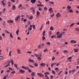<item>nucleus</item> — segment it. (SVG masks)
<instances>
[{"mask_svg":"<svg viewBox=\"0 0 79 79\" xmlns=\"http://www.w3.org/2000/svg\"><path fill=\"white\" fill-rule=\"evenodd\" d=\"M75 71H76V70L75 69H73L72 70V73H74V72H75Z\"/></svg>","mask_w":79,"mask_h":79,"instance_id":"obj_47","label":"nucleus"},{"mask_svg":"<svg viewBox=\"0 0 79 79\" xmlns=\"http://www.w3.org/2000/svg\"><path fill=\"white\" fill-rule=\"evenodd\" d=\"M6 24V21H4L2 23V25H5Z\"/></svg>","mask_w":79,"mask_h":79,"instance_id":"obj_30","label":"nucleus"},{"mask_svg":"<svg viewBox=\"0 0 79 79\" xmlns=\"http://www.w3.org/2000/svg\"><path fill=\"white\" fill-rule=\"evenodd\" d=\"M34 55L36 57H38L37 58V59L38 60L39 59V58H40V57H41V56H42V54H40V55H39L38 54H34Z\"/></svg>","mask_w":79,"mask_h":79,"instance_id":"obj_1","label":"nucleus"},{"mask_svg":"<svg viewBox=\"0 0 79 79\" xmlns=\"http://www.w3.org/2000/svg\"><path fill=\"white\" fill-rule=\"evenodd\" d=\"M42 38H43V40H44L45 39V37H44V36H43Z\"/></svg>","mask_w":79,"mask_h":79,"instance_id":"obj_48","label":"nucleus"},{"mask_svg":"<svg viewBox=\"0 0 79 79\" xmlns=\"http://www.w3.org/2000/svg\"><path fill=\"white\" fill-rule=\"evenodd\" d=\"M37 13V15L38 16H39V14H40V12H39V11H37L36 12Z\"/></svg>","mask_w":79,"mask_h":79,"instance_id":"obj_27","label":"nucleus"},{"mask_svg":"<svg viewBox=\"0 0 79 79\" xmlns=\"http://www.w3.org/2000/svg\"><path fill=\"white\" fill-rule=\"evenodd\" d=\"M22 6L21 4L19 6L18 8H20L21 7H22Z\"/></svg>","mask_w":79,"mask_h":79,"instance_id":"obj_37","label":"nucleus"},{"mask_svg":"<svg viewBox=\"0 0 79 79\" xmlns=\"http://www.w3.org/2000/svg\"><path fill=\"white\" fill-rule=\"evenodd\" d=\"M4 58V57L3 56H0V59H2Z\"/></svg>","mask_w":79,"mask_h":79,"instance_id":"obj_42","label":"nucleus"},{"mask_svg":"<svg viewBox=\"0 0 79 79\" xmlns=\"http://www.w3.org/2000/svg\"><path fill=\"white\" fill-rule=\"evenodd\" d=\"M52 74H54V75H55L56 72H55V71H54L53 70H52Z\"/></svg>","mask_w":79,"mask_h":79,"instance_id":"obj_19","label":"nucleus"},{"mask_svg":"<svg viewBox=\"0 0 79 79\" xmlns=\"http://www.w3.org/2000/svg\"><path fill=\"white\" fill-rule=\"evenodd\" d=\"M17 52L18 54H20L21 53V51L19 49H17Z\"/></svg>","mask_w":79,"mask_h":79,"instance_id":"obj_8","label":"nucleus"},{"mask_svg":"<svg viewBox=\"0 0 79 79\" xmlns=\"http://www.w3.org/2000/svg\"><path fill=\"white\" fill-rule=\"evenodd\" d=\"M15 0H11V2H12L14 3L15 2Z\"/></svg>","mask_w":79,"mask_h":79,"instance_id":"obj_50","label":"nucleus"},{"mask_svg":"<svg viewBox=\"0 0 79 79\" xmlns=\"http://www.w3.org/2000/svg\"><path fill=\"white\" fill-rule=\"evenodd\" d=\"M29 61L30 62L33 63L34 62V61L33 60H32L30 59L29 60Z\"/></svg>","mask_w":79,"mask_h":79,"instance_id":"obj_18","label":"nucleus"},{"mask_svg":"<svg viewBox=\"0 0 79 79\" xmlns=\"http://www.w3.org/2000/svg\"><path fill=\"white\" fill-rule=\"evenodd\" d=\"M1 2L2 3L3 5H4L6 4V3H4V2L3 1H1Z\"/></svg>","mask_w":79,"mask_h":79,"instance_id":"obj_33","label":"nucleus"},{"mask_svg":"<svg viewBox=\"0 0 79 79\" xmlns=\"http://www.w3.org/2000/svg\"><path fill=\"white\" fill-rule=\"evenodd\" d=\"M19 29H18L17 31H16V34H17V35H19Z\"/></svg>","mask_w":79,"mask_h":79,"instance_id":"obj_12","label":"nucleus"},{"mask_svg":"<svg viewBox=\"0 0 79 79\" xmlns=\"http://www.w3.org/2000/svg\"><path fill=\"white\" fill-rule=\"evenodd\" d=\"M49 2L51 3V4H54V2Z\"/></svg>","mask_w":79,"mask_h":79,"instance_id":"obj_60","label":"nucleus"},{"mask_svg":"<svg viewBox=\"0 0 79 79\" xmlns=\"http://www.w3.org/2000/svg\"><path fill=\"white\" fill-rule=\"evenodd\" d=\"M7 23H13L14 22V21L13 20H10L7 21Z\"/></svg>","mask_w":79,"mask_h":79,"instance_id":"obj_9","label":"nucleus"},{"mask_svg":"<svg viewBox=\"0 0 79 79\" xmlns=\"http://www.w3.org/2000/svg\"><path fill=\"white\" fill-rule=\"evenodd\" d=\"M52 31H50L49 32V35L50 36H51L52 35Z\"/></svg>","mask_w":79,"mask_h":79,"instance_id":"obj_23","label":"nucleus"},{"mask_svg":"<svg viewBox=\"0 0 79 79\" xmlns=\"http://www.w3.org/2000/svg\"><path fill=\"white\" fill-rule=\"evenodd\" d=\"M38 10H42V9L39 8L38 9Z\"/></svg>","mask_w":79,"mask_h":79,"instance_id":"obj_63","label":"nucleus"},{"mask_svg":"<svg viewBox=\"0 0 79 79\" xmlns=\"http://www.w3.org/2000/svg\"><path fill=\"white\" fill-rule=\"evenodd\" d=\"M28 71L29 73H32V71L30 69H28Z\"/></svg>","mask_w":79,"mask_h":79,"instance_id":"obj_32","label":"nucleus"},{"mask_svg":"<svg viewBox=\"0 0 79 79\" xmlns=\"http://www.w3.org/2000/svg\"><path fill=\"white\" fill-rule=\"evenodd\" d=\"M32 27H33V29H35V25H32Z\"/></svg>","mask_w":79,"mask_h":79,"instance_id":"obj_29","label":"nucleus"},{"mask_svg":"<svg viewBox=\"0 0 79 79\" xmlns=\"http://www.w3.org/2000/svg\"><path fill=\"white\" fill-rule=\"evenodd\" d=\"M45 30L43 32V36H45Z\"/></svg>","mask_w":79,"mask_h":79,"instance_id":"obj_17","label":"nucleus"},{"mask_svg":"<svg viewBox=\"0 0 79 79\" xmlns=\"http://www.w3.org/2000/svg\"><path fill=\"white\" fill-rule=\"evenodd\" d=\"M72 57H69L68 58V60H69V59H72Z\"/></svg>","mask_w":79,"mask_h":79,"instance_id":"obj_58","label":"nucleus"},{"mask_svg":"<svg viewBox=\"0 0 79 79\" xmlns=\"http://www.w3.org/2000/svg\"><path fill=\"white\" fill-rule=\"evenodd\" d=\"M12 7L13 10H14L16 8V7L15 5H13L12 6Z\"/></svg>","mask_w":79,"mask_h":79,"instance_id":"obj_22","label":"nucleus"},{"mask_svg":"<svg viewBox=\"0 0 79 79\" xmlns=\"http://www.w3.org/2000/svg\"><path fill=\"white\" fill-rule=\"evenodd\" d=\"M10 37H11V38H13V36L12 33H10Z\"/></svg>","mask_w":79,"mask_h":79,"instance_id":"obj_24","label":"nucleus"},{"mask_svg":"<svg viewBox=\"0 0 79 79\" xmlns=\"http://www.w3.org/2000/svg\"><path fill=\"white\" fill-rule=\"evenodd\" d=\"M49 23H50V22H49V21H48V22L46 23V24L47 25V24H49Z\"/></svg>","mask_w":79,"mask_h":79,"instance_id":"obj_56","label":"nucleus"},{"mask_svg":"<svg viewBox=\"0 0 79 79\" xmlns=\"http://www.w3.org/2000/svg\"><path fill=\"white\" fill-rule=\"evenodd\" d=\"M27 21V19H23V22H26Z\"/></svg>","mask_w":79,"mask_h":79,"instance_id":"obj_53","label":"nucleus"},{"mask_svg":"<svg viewBox=\"0 0 79 79\" xmlns=\"http://www.w3.org/2000/svg\"><path fill=\"white\" fill-rule=\"evenodd\" d=\"M75 23H72V24H71V25H70V27L71 26H73L74 25Z\"/></svg>","mask_w":79,"mask_h":79,"instance_id":"obj_61","label":"nucleus"},{"mask_svg":"<svg viewBox=\"0 0 79 79\" xmlns=\"http://www.w3.org/2000/svg\"><path fill=\"white\" fill-rule=\"evenodd\" d=\"M61 16L60 13H58L56 15V16L57 17H59Z\"/></svg>","mask_w":79,"mask_h":79,"instance_id":"obj_13","label":"nucleus"},{"mask_svg":"<svg viewBox=\"0 0 79 79\" xmlns=\"http://www.w3.org/2000/svg\"><path fill=\"white\" fill-rule=\"evenodd\" d=\"M10 65V64H8L5 66V68H7V67H8Z\"/></svg>","mask_w":79,"mask_h":79,"instance_id":"obj_34","label":"nucleus"},{"mask_svg":"<svg viewBox=\"0 0 79 79\" xmlns=\"http://www.w3.org/2000/svg\"><path fill=\"white\" fill-rule=\"evenodd\" d=\"M22 69H26V70H29V68L28 67H26L24 66H22Z\"/></svg>","mask_w":79,"mask_h":79,"instance_id":"obj_3","label":"nucleus"},{"mask_svg":"<svg viewBox=\"0 0 79 79\" xmlns=\"http://www.w3.org/2000/svg\"><path fill=\"white\" fill-rule=\"evenodd\" d=\"M55 59V57L54 56L53 57L52 59V60H54Z\"/></svg>","mask_w":79,"mask_h":79,"instance_id":"obj_57","label":"nucleus"},{"mask_svg":"<svg viewBox=\"0 0 79 79\" xmlns=\"http://www.w3.org/2000/svg\"><path fill=\"white\" fill-rule=\"evenodd\" d=\"M45 77H46L45 79H49L47 75H45Z\"/></svg>","mask_w":79,"mask_h":79,"instance_id":"obj_31","label":"nucleus"},{"mask_svg":"<svg viewBox=\"0 0 79 79\" xmlns=\"http://www.w3.org/2000/svg\"><path fill=\"white\" fill-rule=\"evenodd\" d=\"M56 64V63H53L52 64V65H51V67L52 68L53 66L54 65H55V64Z\"/></svg>","mask_w":79,"mask_h":79,"instance_id":"obj_21","label":"nucleus"},{"mask_svg":"<svg viewBox=\"0 0 79 79\" xmlns=\"http://www.w3.org/2000/svg\"><path fill=\"white\" fill-rule=\"evenodd\" d=\"M35 66H36L37 67V66H38V64H36V63H35Z\"/></svg>","mask_w":79,"mask_h":79,"instance_id":"obj_43","label":"nucleus"},{"mask_svg":"<svg viewBox=\"0 0 79 79\" xmlns=\"http://www.w3.org/2000/svg\"><path fill=\"white\" fill-rule=\"evenodd\" d=\"M6 76H8V75H6V76H4L3 78V79H7V78H6V77H7Z\"/></svg>","mask_w":79,"mask_h":79,"instance_id":"obj_25","label":"nucleus"},{"mask_svg":"<svg viewBox=\"0 0 79 79\" xmlns=\"http://www.w3.org/2000/svg\"><path fill=\"white\" fill-rule=\"evenodd\" d=\"M37 75L38 76H39L40 77H44V75L43 74H40V73H37Z\"/></svg>","mask_w":79,"mask_h":79,"instance_id":"obj_2","label":"nucleus"},{"mask_svg":"<svg viewBox=\"0 0 79 79\" xmlns=\"http://www.w3.org/2000/svg\"><path fill=\"white\" fill-rule=\"evenodd\" d=\"M10 62L11 63V65H13L14 64V60L12 59H11V60H10Z\"/></svg>","mask_w":79,"mask_h":79,"instance_id":"obj_10","label":"nucleus"},{"mask_svg":"<svg viewBox=\"0 0 79 79\" xmlns=\"http://www.w3.org/2000/svg\"><path fill=\"white\" fill-rule=\"evenodd\" d=\"M44 74L45 76H47V75H49V73L48 72H46L44 73Z\"/></svg>","mask_w":79,"mask_h":79,"instance_id":"obj_15","label":"nucleus"},{"mask_svg":"<svg viewBox=\"0 0 79 79\" xmlns=\"http://www.w3.org/2000/svg\"><path fill=\"white\" fill-rule=\"evenodd\" d=\"M46 44L47 45H50L51 43L49 42H48L46 43Z\"/></svg>","mask_w":79,"mask_h":79,"instance_id":"obj_36","label":"nucleus"},{"mask_svg":"<svg viewBox=\"0 0 79 79\" xmlns=\"http://www.w3.org/2000/svg\"><path fill=\"white\" fill-rule=\"evenodd\" d=\"M73 50L75 52H77L78 51V50L76 48H74Z\"/></svg>","mask_w":79,"mask_h":79,"instance_id":"obj_16","label":"nucleus"},{"mask_svg":"<svg viewBox=\"0 0 79 79\" xmlns=\"http://www.w3.org/2000/svg\"><path fill=\"white\" fill-rule=\"evenodd\" d=\"M37 6H44V5H40V4H38L37 5Z\"/></svg>","mask_w":79,"mask_h":79,"instance_id":"obj_28","label":"nucleus"},{"mask_svg":"<svg viewBox=\"0 0 79 79\" xmlns=\"http://www.w3.org/2000/svg\"><path fill=\"white\" fill-rule=\"evenodd\" d=\"M62 34H58L57 35V36L56 37L57 38H60L62 37Z\"/></svg>","mask_w":79,"mask_h":79,"instance_id":"obj_4","label":"nucleus"},{"mask_svg":"<svg viewBox=\"0 0 79 79\" xmlns=\"http://www.w3.org/2000/svg\"><path fill=\"white\" fill-rule=\"evenodd\" d=\"M36 2V0H31V2L33 4L35 3Z\"/></svg>","mask_w":79,"mask_h":79,"instance_id":"obj_7","label":"nucleus"},{"mask_svg":"<svg viewBox=\"0 0 79 79\" xmlns=\"http://www.w3.org/2000/svg\"><path fill=\"white\" fill-rule=\"evenodd\" d=\"M48 50H47V49H44V52H48Z\"/></svg>","mask_w":79,"mask_h":79,"instance_id":"obj_38","label":"nucleus"},{"mask_svg":"<svg viewBox=\"0 0 79 79\" xmlns=\"http://www.w3.org/2000/svg\"><path fill=\"white\" fill-rule=\"evenodd\" d=\"M12 52L11 51L9 53V56H11V53Z\"/></svg>","mask_w":79,"mask_h":79,"instance_id":"obj_35","label":"nucleus"},{"mask_svg":"<svg viewBox=\"0 0 79 79\" xmlns=\"http://www.w3.org/2000/svg\"><path fill=\"white\" fill-rule=\"evenodd\" d=\"M71 8V7L69 6H68L67 7V8L68 10L70 9Z\"/></svg>","mask_w":79,"mask_h":79,"instance_id":"obj_40","label":"nucleus"},{"mask_svg":"<svg viewBox=\"0 0 79 79\" xmlns=\"http://www.w3.org/2000/svg\"><path fill=\"white\" fill-rule=\"evenodd\" d=\"M50 30H51V31H52V30H54V28H53L52 26H51L50 27Z\"/></svg>","mask_w":79,"mask_h":79,"instance_id":"obj_26","label":"nucleus"},{"mask_svg":"<svg viewBox=\"0 0 79 79\" xmlns=\"http://www.w3.org/2000/svg\"><path fill=\"white\" fill-rule=\"evenodd\" d=\"M35 73H34V72H33L31 73V75L32 76H35Z\"/></svg>","mask_w":79,"mask_h":79,"instance_id":"obj_11","label":"nucleus"},{"mask_svg":"<svg viewBox=\"0 0 79 79\" xmlns=\"http://www.w3.org/2000/svg\"><path fill=\"white\" fill-rule=\"evenodd\" d=\"M62 72V71H61L60 72H59V73H58V75H59L60 74V73H61Z\"/></svg>","mask_w":79,"mask_h":79,"instance_id":"obj_62","label":"nucleus"},{"mask_svg":"<svg viewBox=\"0 0 79 79\" xmlns=\"http://www.w3.org/2000/svg\"><path fill=\"white\" fill-rule=\"evenodd\" d=\"M32 30V29L31 27H29L28 29V31H31V30Z\"/></svg>","mask_w":79,"mask_h":79,"instance_id":"obj_20","label":"nucleus"},{"mask_svg":"<svg viewBox=\"0 0 79 79\" xmlns=\"http://www.w3.org/2000/svg\"><path fill=\"white\" fill-rule=\"evenodd\" d=\"M11 74H15L16 73V72L15 71H12L11 72Z\"/></svg>","mask_w":79,"mask_h":79,"instance_id":"obj_44","label":"nucleus"},{"mask_svg":"<svg viewBox=\"0 0 79 79\" xmlns=\"http://www.w3.org/2000/svg\"><path fill=\"white\" fill-rule=\"evenodd\" d=\"M52 10V8H49L48 10L49 11H50Z\"/></svg>","mask_w":79,"mask_h":79,"instance_id":"obj_64","label":"nucleus"},{"mask_svg":"<svg viewBox=\"0 0 79 79\" xmlns=\"http://www.w3.org/2000/svg\"><path fill=\"white\" fill-rule=\"evenodd\" d=\"M29 66H30V67H31V68H34V67L32 65H31L30 64H29L28 65Z\"/></svg>","mask_w":79,"mask_h":79,"instance_id":"obj_46","label":"nucleus"},{"mask_svg":"<svg viewBox=\"0 0 79 79\" xmlns=\"http://www.w3.org/2000/svg\"><path fill=\"white\" fill-rule=\"evenodd\" d=\"M14 66H15L16 68H17V67H18V65L16 64H14Z\"/></svg>","mask_w":79,"mask_h":79,"instance_id":"obj_39","label":"nucleus"},{"mask_svg":"<svg viewBox=\"0 0 79 79\" xmlns=\"http://www.w3.org/2000/svg\"><path fill=\"white\" fill-rule=\"evenodd\" d=\"M58 69H59L57 67H56L55 68V70H56V71H58Z\"/></svg>","mask_w":79,"mask_h":79,"instance_id":"obj_54","label":"nucleus"},{"mask_svg":"<svg viewBox=\"0 0 79 79\" xmlns=\"http://www.w3.org/2000/svg\"><path fill=\"white\" fill-rule=\"evenodd\" d=\"M19 72L20 73H25V71H24L23 69H20L19 70Z\"/></svg>","mask_w":79,"mask_h":79,"instance_id":"obj_6","label":"nucleus"},{"mask_svg":"<svg viewBox=\"0 0 79 79\" xmlns=\"http://www.w3.org/2000/svg\"><path fill=\"white\" fill-rule=\"evenodd\" d=\"M35 10H33V12H32V13H33V14H34V15L35 14Z\"/></svg>","mask_w":79,"mask_h":79,"instance_id":"obj_45","label":"nucleus"},{"mask_svg":"<svg viewBox=\"0 0 79 79\" xmlns=\"http://www.w3.org/2000/svg\"><path fill=\"white\" fill-rule=\"evenodd\" d=\"M75 30L76 31H77L79 32V29L78 28H76Z\"/></svg>","mask_w":79,"mask_h":79,"instance_id":"obj_55","label":"nucleus"},{"mask_svg":"<svg viewBox=\"0 0 79 79\" xmlns=\"http://www.w3.org/2000/svg\"><path fill=\"white\" fill-rule=\"evenodd\" d=\"M67 51H68L65 50L64 51V53H66V52H67Z\"/></svg>","mask_w":79,"mask_h":79,"instance_id":"obj_59","label":"nucleus"},{"mask_svg":"<svg viewBox=\"0 0 79 79\" xmlns=\"http://www.w3.org/2000/svg\"><path fill=\"white\" fill-rule=\"evenodd\" d=\"M44 9L45 10H47L48 9L47 8V7H44Z\"/></svg>","mask_w":79,"mask_h":79,"instance_id":"obj_41","label":"nucleus"},{"mask_svg":"<svg viewBox=\"0 0 79 79\" xmlns=\"http://www.w3.org/2000/svg\"><path fill=\"white\" fill-rule=\"evenodd\" d=\"M20 15H18L17 17L15 19V20L16 21H18L19 18H20Z\"/></svg>","mask_w":79,"mask_h":79,"instance_id":"obj_5","label":"nucleus"},{"mask_svg":"<svg viewBox=\"0 0 79 79\" xmlns=\"http://www.w3.org/2000/svg\"><path fill=\"white\" fill-rule=\"evenodd\" d=\"M69 11L70 12V13H73V10H69Z\"/></svg>","mask_w":79,"mask_h":79,"instance_id":"obj_51","label":"nucleus"},{"mask_svg":"<svg viewBox=\"0 0 79 79\" xmlns=\"http://www.w3.org/2000/svg\"><path fill=\"white\" fill-rule=\"evenodd\" d=\"M40 65L42 66H45V64L44 63H42L40 64Z\"/></svg>","mask_w":79,"mask_h":79,"instance_id":"obj_14","label":"nucleus"},{"mask_svg":"<svg viewBox=\"0 0 79 79\" xmlns=\"http://www.w3.org/2000/svg\"><path fill=\"white\" fill-rule=\"evenodd\" d=\"M33 19V16H31L30 18L29 19Z\"/></svg>","mask_w":79,"mask_h":79,"instance_id":"obj_49","label":"nucleus"},{"mask_svg":"<svg viewBox=\"0 0 79 79\" xmlns=\"http://www.w3.org/2000/svg\"><path fill=\"white\" fill-rule=\"evenodd\" d=\"M31 9L33 10H34L35 9V8H34V7H32L31 8Z\"/></svg>","mask_w":79,"mask_h":79,"instance_id":"obj_52","label":"nucleus"}]
</instances>
